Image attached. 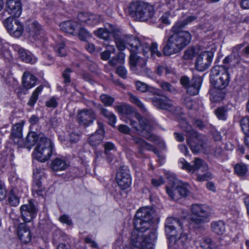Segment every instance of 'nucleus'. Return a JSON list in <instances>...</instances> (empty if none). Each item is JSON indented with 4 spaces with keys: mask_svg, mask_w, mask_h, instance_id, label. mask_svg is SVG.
Instances as JSON below:
<instances>
[{
    "mask_svg": "<svg viewBox=\"0 0 249 249\" xmlns=\"http://www.w3.org/2000/svg\"><path fill=\"white\" fill-rule=\"evenodd\" d=\"M114 108L118 113L126 116L124 121L129 124L138 134H141L144 131L149 133L156 124L153 118L142 117L140 113L134 111L133 108L129 105H117Z\"/></svg>",
    "mask_w": 249,
    "mask_h": 249,
    "instance_id": "f257e3e1",
    "label": "nucleus"
},
{
    "mask_svg": "<svg viewBox=\"0 0 249 249\" xmlns=\"http://www.w3.org/2000/svg\"><path fill=\"white\" fill-rule=\"evenodd\" d=\"M114 40L118 49L121 51L127 48L130 52L129 56L130 68L134 70L136 68L137 54L142 53L146 55L144 49V43H142L136 36L132 35L115 33Z\"/></svg>",
    "mask_w": 249,
    "mask_h": 249,
    "instance_id": "f03ea898",
    "label": "nucleus"
},
{
    "mask_svg": "<svg viewBox=\"0 0 249 249\" xmlns=\"http://www.w3.org/2000/svg\"><path fill=\"white\" fill-rule=\"evenodd\" d=\"M171 31L173 34L164 39V46L162 51L166 56L180 52L189 44L192 39V36L188 31H182L178 28L174 29V26Z\"/></svg>",
    "mask_w": 249,
    "mask_h": 249,
    "instance_id": "7ed1b4c3",
    "label": "nucleus"
},
{
    "mask_svg": "<svg viewBox=\"0 0 249 249\" xmlns=\"http://www.w3.org/2000/svg\"><path fill=\"white\" fill-rule=\"evenodd\" d=\"M192 163V164H191L184 159H182L179 161L178 164L182 169L186 170L189 173H196L197 175L196 180L198 182L205 181L212 178L213 175L209 171V166L204 160L196 157Z\"/></svg>",
    "mask_w": 249,
    "mask_h": 249,
    "instance_id": "20e7f679",
    "label": "nucleus"
},
{
    "mask_svg": "<svg viewBox=\"0 0 249 249\" xmlns=\"http://www.w3.org/2000/svg\"><path fill=\"white\" fill-rule=\"evenodd\" d=\"M157 239L154 230L136 229L132 231L130 242L132 247L139 249H154V243Z\"/></svg>",
    "mask_w": 249,
    "mask_h": 249,
    "instance_id": "39448f33",
    "label": "nucleus"
},
{
    "mask_svg": "<svg viewBox=\"0 0 249 249\" xmlns=\"http://www.w3.org/2000/svg\"><path fill=\"white\" fill-rule=\"evenodd\" d=\"M181 125L186 133L187 142L193 153H198L202 152L208 153L209 152L210 147L206 142L203 140L202 137L192 128L191 125L186 122L183 121Z\"/></svg>",
    "mask_w": 249,
    "mask_h": 249,
    "instance_id": "423d86ee",
    "label": "nucleus"
},
{
    "mask_svg": "<svg viewBox=\"0 0 249 249\" xmlns=\"http://www.w3.org/2000/svg\"><path fill=\"white\" fill-rule=\"evenodd\" d=\"M129 14L136 20L145 21L154 15V8L147 2L136 1L131 2L128 7Z\"/></svg>",
    "mask_w": 249,
    "mask_h": 249,
    "instance_id": "0eeeda50",
    "label": "nucleus"
},
{
    "mask_svg": "<svg viewBox=\"0 0 249 249\" xmlns=\"http://www.w3.org/2000/svg\"><path fill=\"white\" fill-rule=\"evenodd\" d=\"M191 224L195 228H200L204 224L210 221L212 214L211 208L207 205L195 203L191 207Z\"/></svg>",
    "mask_w": 249,
    "mask_h": 249,
    "instance_id": "6e6552de",
    "label": "nucleus"
},
{
    "mask_svg": "<svg viewBox=\"0 0 249 249\" xmlns=\"http://www.w3.org/2000/svg\"><path fill=\"white\" fill-rule=\"evenodd\" d=\"M230 75L228 69L224 66H215L211 70L210 81L215 89H224L229 85Z\"/></svg>",
    "mask_w": 249,
    "mask_h": 249,
    "instance_id": "1a4fd4ad",
    "label": "nucleus"
},
{
    "mask_svg": "<svg viewBox=\"0 0 249 249\" xmlns=\"http://www.w3.org/2000/svg\"><path fill=\"white\" fill-rule=\"evenodd\" d=\"M155 213V210L150 207H145L138 210L134 219L135 228L149 231L151 226V222L154 216Z\"/></svg>",
    "mask_w": 249,
    "mask_h": 249,
    "instance_id": "9d476101",
    "label": "nucleus"
},
{
    "mask_svg": "<svg viewBox=\"0 0 249 249\" xmlns=\"http://www.w3.org/2000/svg\"><path fill=\"white\" fill-rule=\"evenodd\" d=\"M53 150V145L51 140L40 137L34 153V157L37 160L44 162L50 158Z\"/></svg>",
    "mask_w": 249,
    "mask_h": 249,
    "instance_id": "9b49d317",
    "label": "nucleus"
},
{
    "mask_svg": "<svg viewBox=\"0 0 249 249\" xmlns=\"http://www.w3.org/2000/svg\"><path fill=\"white\" fill-rule=\"evenodd\" d=\"M182 223L178 218L171 217L166 219L165 223V231L171 243L175 244L178 239V232H181Z\"/></svg>",
    "mask_w": 249,
    "mask_h": 249,
    "instance_id": "f8f14e48",
    "label": "nucleus"
},
{
    "mask_svg": "<svg viewBox=\"0 0 249 249\" xmlns=\"http://www.w3.org/2000/svg\"><path fill=\"white\" fill-rule=\"evenodd\" d=\"M171 184V186L166 187V192L172 199L177 200L181 197L188 196L189 190L183 182L174 179Z\"/></svg>",
    "mask_w": 249,
    "mask_h": 249,
    "instance_id": "ddd939ff",
    "label": "nucleus"
},
{
    "mask_svg": "<svg viewBox=\"0 0 249 249\" xmlns=\"http://www.w3.org/2000/svg\"><path fill=\"white\" fill-rule=\"evenodd\" d=\"M213 53L211 51H205L200 53L196 57L195 67L199 71H204L208 69L213 60Z\"/></svg>",
    "mask_w": 249,
    "mask_h": 249,
    "instance_id": "4468645a",
    "label": "nucleus"
},
{
    "mask_svg": "<svg viewBox=\"0 0 249 249\" xmlns=\"http://www.w3.org/2000/svg\"><path fill=\"white\" fill-rule=\"evenodd\" d=\"M3 24L9 34L16 37H20L23 32V27L18 19L7 17L4 21Z\"/></svg>",
    "mask_w": 249,
    "mask_h": 249,
    "instance_id": "2eb2a0df",
    "label": "nucleus"
},
{
    "mask_svg": "<svg viewBox=\"0 0 249 249\" xmlns=\"http://www.w3.org/2000/svg\"><path fill=\"white\" fill-rule=\"evenodd\" d=\"M21 217L25 223L30 222L36 215L37 210L31 200L20 208Z\"/></svg>",
    "mask_w": 249,
    "mask_h": 249,
    "instance_id": "dca6fc26",
    "label": "nucleus"
},
{
    "mask_svg": "<svg viewBox=\"0 0 249 249\" xmlns=\"http://www.w3.org/2000/svg\"><path fill=\"white\" fill-rule=\"evenodd\" d=\"M116 180L122 189L124 190L129 187L131 184V178L126 167H122L119 169L116 175Z\"/></svg>",
    "mask_w": 249,
    "mask_h": 249,
    "instance_id": "f3484780",
    "label": "nucleus"
},
{
    "mask_svg": "<svg viewBox=\"0 0 249 249\" xmlns=\"http://www.w3.org/2000/svg\"><path fill=\"white\" fill-rule=\"evenodd\" d=\"M96 119V115L93 110L83 109L78 111L77 115V120L80 125L88 126L91 124Z\"/></svg>",
    "mask_w": 249,
    "mask_h": 249,
    "instance_id": "a211bd4d",
    "label": "nucleus"
},
{
    "mask_svg": "<svg viewBox=\"0 0 249 249\" xmlns=\"http://www.w3.org/2000/svg\"><path fill=\"white\" fill-rule=\"evenodd\" d=\"M5 12L11 17H19L22 13V5L20 0H6Z\"/></svg>",
    "mask_w": 249,
    "mask_h": 249,
    "instance_id": "6ab92c4d",
    "label": "nucleus"
},
{
    "mask_svg": "<svg viewBox=\"0 0 249 249\" xmlns=\"http://www.w3.org/2000/svg\"><path fill=\"white\" fill-rule=\"evenodd\" d=\"M17 234L18 238L24 244L29 243L32 239L30 228L25 223H20L17 228Z\"/></svg>",
    "mask_w": 249,
    "mask_h": 249,
    "instance_id": "aec40b11",
    "label": "nucleus"
},
{
    "mask_svg": "<svg viewBox=\"0 0 249 249\" xmlns=\"http://www.w3.org/2000/svg\"><path fill=\"white\" fill-rule=\"evenodd\" d=\"M153 105L157 108L168 110L172 106V101L166 96L163 95H157L151 98Z\"/></svg>",
    "mask_w": 249,
    "mask_h": 249,
    "instance_id": "412c9836",
    "label": "nucleus"
},
{
    "mask_svg": "<svg viewBox=\"0 0 249 249\" xmlns=\"http://www.w3.org/2000/svg\"><path fill=\"white\" fill-rule=\"evenodd\" d=\"M77 18L80 22L91 26L99 23L101 19L100 16L88 13H79L77 15Z\"/></svg>",
    "mask_w": 249,
    "mask_h": 249,
    "instance_id": "4be33fe9",
    "label": "nucleus"
},
{
    "mask_svg": "<svg viewBox=\"0 0 249 249\" xmlns=\"http://www.w3.org/2000/svg\"><path fill=\"white\" fill-rule=\"evenodd\" d=\"M98 129L96 132L92 134L89 138V142L92 146H96L99 145L103 140L104 130L103 124L101 122H98Z\"/></svg>",
    "mask_w": 249,
    "mask_h": 249,
    "instance_id": "5701e85b",
    "label": "nucleus"
},
{
    "mask_svg": "<svg viewBox=\"0 0 249 249\" xmlns=\"http://www.w3.org/2000/svg\"><path fill=\"white\" fill-rule=\"evenodd\" d=\"M115 33H121L119 31H117L116 29L112 25H109L108 28H101L94 31V34L100 38L104 40L108 39L111 34L114 37Z\"/></svg>",
    "mask_w": 249,
    "mask_h": 249,
    "instance_id": "b1692460",
    "label": "nucleus"
},
{
    "mask_svg": "<svg viewBox=\"0 0 249 249\" xmlns=\"http://www.w3.org/2000/svg\"><path fill=\"white\" fill-rule=\"evenodd\" d=\"M40 137L44 136L43 134H38L35 132H30L26 138L25 142L23 143L22 141L21 142H19V144L22 145L21 147H25L28 149H30L36 143H38L40 140Z\"/></svg>",
    "mask_w": 249,
    "mask_h": 249,
    "instance_id": "393cba45",
    "label": "nucleus"
},
{
    "mask_svg": "<svg viewBox=\"0 0 249 249\" xmlns=\"http://www.w3.org/2000/svg\"><path fill=\"white\" fill-rule=\"evenodd\" d=\"M202 83L200 77H194L191 80L190 84L186 88L187 92L190 95H197L199 91Z\"/></svg>",
    "mask_w": 249,
    "mask_h": 249,
    "instance_id": "a878e982",
    "label": "nucleus"
},
{
    "mask_svg": "<svg viewBox=\"0 0 249 249\" xmlns=\"http://www.w3.org/2000/svg\"><path fill=\"white\" fill-rule=\"evenodd\" d=\"M132 140L135 143L137 144L139 146V152L141 154L142 153L143 149H146L153 151L155 154H156L158 157H160L158 150L153 146L146 142L141 138L133 137Z\"/></svg>",
    "mask_w": 249,
    "mask_h": 249,
    "instance_id": "bb28decb",
    "label": "nucleus"
},
{
    "mask_svg": "<svg viewBox=\"0 0 249 249\" xmlns=\"http://www.w3.org/2000/svg\"><path fill=\"white\" fill-rule=\"evenodd\" d=\"M22 129L23 124L22 123H18L15 124L13 127L11 133V139L15 143L17 144L19 147H22V145L19 144V142H22Z\"/></svg>",
    "mask_w": 249,
    "mask_h": 249,
    "instance_id": "cd10ccee",
    "label": "nucleus"
},
{
    "mask_svg": "<svg viewBox=\"0 0 249 249\" xmlns=\"http://www.w3.org/2000/svg\"><path fill=\"white\" fill-rule=\"evenodd\" d=\"M14 49L18 52L19 57L22 61L26 63H30L31 64H34L36 62V58L33 57L30 52L26 51L18 46H16Z\"/></svg>",
    "mask_w": 249,
    "mask_h": 249,
    "instance_id": "c85d7f7f",
    "label": "nucleus"
},
{
    "mask_svg": "<svg viewBox=\"0 0 249 249\" xmlns=\"http://www.w3.org/2000/svg\"><path fill=\"white\" fill-rule=\"evenodd\" d=\"M46 191L42 185L41 182L38 178H35L32 187V194L34 197H42L45 196Z\"/></svg>",
    "mask_w": 249,
    "mask_h": 249,
    "instance_id": "c756f323",
    "label": "nucleus"
},
{
    "mask_svg": "<svg viewBox=\"0 0 249 249\" xmlns=\"http://www.w3.org/2000/svg\"><path fill=\"white\" fill-rule=\"evenodd\" d=\"M69 165L66 161L59 158H56L53 160L50 165L51 169L54 171L65 170Z\"/></svg>",
    "mask_w": 249,
    "mask_h": 249,
    "instance_id": "7c9ffc66",
    "label": "nucleus"
},
{
    "mask_svg": "<svg viewBox=\"0 0 249 249\" xmlns=\"http://www.w3.org/2000/svg\"><path fill=\"white\" fill-rule=\"evenodd\" d=\"M144 49L147 52L145 57H148L149 52L150 53L151 56L155 58V56L160 57L162 53L158 49V44L156 42H153L149 46L147 43H144Z\"/></svg>",
    "mask_w": 249,
    "mask_h": 249,
    "instance_id": "2f4dec72",
    "label": "nucleus"
},
{
    "mask_svg": "<svg viewBox=\"0 0 249 249\" xmlns=\"http://www.w3.org/2000/svg\"><path fill=\"white\" fill-rule=\"evenodd\" d=\"M36 83V78L29 73L24 74L22 77L23 86L26 89H31L35 86Z\"/></svg>",
    "mask_w": 249,
    "mask_h": 249,
    "instance_id": "473e14b6",
    "label": "nucleus"
},
{
    "mask_svg": "<svg viewBox=\"0 0 249 249\" xmlns=\"http://www.w3.org/2000/svg\"><path fill=\"white\" fill-rule=\"evenodd\" d=\"M210 94V99L211 101L215 102H219L222 100L225 97V92L220 89H211L209 91Z\"/></svg>",
    "mask_w": 249,
    "mask_h": 249,
    "instance_id": "72a5a7b5",
    "label": "nucleus"
},
{
    "mask_svg": "<svg viewBox=\"0 0 249 249\" xmlns=\"http://www.w3.org/2000/svg\"><path fill=\"white\" fill-rule=\"evenodd\" d=\"M40 29L39 23L37 21H33L28 23L26 30L30 36L35 37L39 35Z\"/></svg>",
    "mask_w": 249,
    "mask_h": 249,
    "instance_id": "f704fd0d",
    "label": "nucleus"
},
{
    "mask_svg": "<svg viewBox=\"0 0 249 249\" xmlns=\"http://www.w3.org/2000/svg\"><path fill=\"white\" fill-rule=\"evenodd\" d=\"M77 25V24L76 22L66 21L61 23L59 26L60 29L63 31L71 34L73 33Z\"/></svg>",
    "mask_w": 249,
    "mask_h": 249,
    "instance_id": "c9c22d12",
    "label": "nucleus"
},
{
    "mask_svg": "<svg viewBox=\"0 0 249 249\" xmlns=\"http://www.w3.org/2000/svg\"><path fill=\"white\" fill-rule=\"evenodd\" d=\"M58 39L56 41L55 46L54 48L55 52L61 57L66 55V51L65 49V43L61 36H58Z\"/></svg>",
    "mask_w": 249,
    "mask_h": 249,
    "instance_id": "e433bc0d",
    "label": "nucleus"
},
{
    "mask_svg": "<svg viewBox=\"0 0 249 249\" xmlns=\"http://www.w3.org/2000/svg\"><path fill=\"white\" fill-rule=\"evenodd\" d=\"M212 231L218 235H221L225 231V226L222 221H213L211 223Z\"/></svg>",
    "mask_w": 249,
    "mask_h": 249,
    "instance_id": "4c0bfd02",
    "label": "nucleus"
},
{
    "mask_svg": "<svg viewBox=\"0 0 249 249\" xmlns=\"http://www.w3.org/2000/svg\"><path fill=\"white\" fill-rule=\"evenodd\" d=\"M128 95L130 101L139 107L142 112H146L147 111V109L144 105L137 96L134 95L131 92H128Z\"/></svg>",
    "mask_w": 249,
    "mask_h": 249,
    "instance_id": "58836bf2",
    "label": "nucleus"
},
{
    "mask_svg": "<svg viewBox=\"0 0 249 249\" xmlns=\"http://www.w3.org/2000/svg\"><path fill=\"white\" fill-rule=\"evenodd\" d=\"M196 19V17L194 16H190L186 18L183 20H179L177 21L174 25V29H176L177 28L180 30L184 27L186 25L189 23L192 22Z\"/></svg>",
    "mask_w": 249,
    "mask_h": 249,
    "instance_id": "ea45409f",
    "label": "nucleus"
},
{
    "mask_svg": "<svg viewBox=\"0 0 249 249\" xmlns=\"http://www.w3.org/2000/svg\"><path fill=\"white\" fill-rule=\"evenodd\" d=\"M43 89V87L42 86H38L32 94L29 100L27 103L29 106H34L38 99V95Z\"/></svg>",
    "mask_w": 249,
    "mask_h": 249,
    "instance_id": "a19ab883",
    "label": "nucleus"
},
{
    "mask_svg": "<svg viewBox=\"0 0 249 249\" xmlns=\"http://www.w3.org/2000/svg\"><path fill=\"white\" fill-rule=\"evenodd\" d=\"M105 148V153L107 156L108 161L111 162L114 158V156L111 154L110 151L116 150L114 144L111 142H107L104 145Z\"/></svg>",
    "mask_w": 249,
    "mask_h": 249,
    "instance_id": "79ce46f5",
    "label": "nucleus"
},
{
    "mask_svg": "<svg viewBox=\"0 0 249 249\" xmlns=\"http://www.w3.org/2000/svg\"><path fill=\"white\" fill-rule=\"evenodd\" d=\"M146 61L145 59H140L137 56L136 65L135 70H133L131 68V71L138 74L142 73V71L146 68Z\"/></svg>",
    "mask_w": 249,
    "mask_h": 249,
    "instance_id": "37998d69",
    "label": "nucleus"
},
{
    "mask_svg": "<svg viewBox=\"0 0 249 249\" xmlns=\"http://www.w3.org/2000/svg\"><path fill=\"white\" fill-rule=\"evenodd\" d=\"M200 246L203 249H214L215 248L214 243L209 237L203 238L200 242Z\"/></svg>",
    "mask_w": 249,
    "mask_h": 249,
    "instance_id": "c03bdc74",
    "label": "nucleus"
},
{
    "mask_svg": "<svg viewBox=\"0 0 249 249\" xmlns=\"http://www.w3.org/2000/svg\"><path fill=\"white\" fill-rule=\"evenodd\" d=\"M234 171L239 176H243L248 172V167L243 163L237 164L235 165Z\"/></svg>",
    "mask_w": 249,
    "mask_h": 249,
    "instance_id": "a18cd8bd",
    "label": "nucleus"
},
{
    "mask_svg": "<svg viewBox=\"0 0 249 249\" xmlns=\"http://www.w3.org/2000/svg\"><path fill=\"white\" fill-rule=\"evenodd\" d=\"M240 125L246 136L249 135V117L243 118L240 121Z\"/></svg>",
    "mask_w": 249,
    "mask_h": 249,
    "instance_id": "49530a36",
    "label": "nucleus"
},
{
    "mask_svg": "<svg viewBox=\"0 0 249 249\" xmlns=\"http://www.w3.org/2000/svg\"><path fill=\"white\" fill-rule=\"evenodd\" d=\"M244 46L243 43L236 45L235 46L232 48L231 55L237 60V63L240 62V50Z\"/></svg>",
    "mask_w": 249,
    "mask_h": 249,
    "instance_id": "de8ad7c7",
    "label": "nucleus"
},
{
    "mask_svg": "<svg viewBox=\"0 0 249 249\" xmlns=\"http://www.w3.org/2000/svg\"><path fill=\"white\" fill-rule=\"evenodd\" d=\"M8 201L9 204L14 207L18 206L19 203V198L15 195L13 190L10 192Z\"/></svg>",
    "mask_w": 249,
    "mask_h": 249,
    "instance_id": "09e8293b",
    "label": "nucleus"
},
{
    "mask_svg": "<svg viewBox=\"0 0 249 249\" xmlns=\"http://www.w3.org/2000/svg\"><path fill=\"white\" fill-rule=\"evenodd\" d=\"M135 85L136 89L140 92H145L148 90V85L140 81H136L135 82Z\"/></svg>",
    "mask_w": 249,
    "mask_h": 249,
    "instance_id": "8fccbe9b",
    "label": "nucleus"
},
{
    "mask_svg": "<svg viewBox=\"0 0 249 249\" xmlns=\"http://www.w3.org/2000/svg\"><path fill=\"white\" fill-rule=\"evenodd\" d=\"M100 98L103 103L106 106H111L114 101L113 98L107 94L101 95Z\"/></svg>",
    "mask_w": 249,
    "mask_h": 249,
    "instance_id": "3c124183",
    "label": "nucleus"
},
{
    "mask_svg": "<svg viewBox=\"0 0 249 249\" xmlns=\"http://www.w3.org/2000/svg\"><path fill=\"white\" fill-rule=\"evenodd\" d=\"M215 115L217 117L222 120H225L227 118L226 110L224 107H219L215 111Z\"/></svg>",
    "mask_w": 249,
    "mask_h": 249,
    "instance_id": "603ef678",
    "label": "nucleus"
},
{
    "mask_svg": "<svg viewBox=\"0 0 249 249\" xmlns=\"http://www.w3.org/2000/svg\"><path fill=\"white\" fill-rule=\"evenodd\" d=\"M90 33L84 28L80 29L78 33V37L81 40L86 41L88 38L90 37Z\"/></svg>",
    "mask_w": 249,
    "mask_h": 249,
    "instance_id": "864d4df0",
    "label": "nucleus"
},
{
    "mask_svg": "<svg viewBox=\"0 0 249 249\" xmlns=\"http://www.w3.org/2000/svg\"><path fill=\"white\" fill-rule=\"evenodd\" d=\"M160 87L163 90L170 92H174L176 91L175 88L170 83L166 82H161Z\"/></svg>",
    "mask_w": 249,
    "mask_h": 249,
    "instance_id": "5fc2aeb1",
    "label": "nucleus"
},
{
    "mask_svg": "<svg viewBox=\"0 0 249 249\" xmlns=\"http://www.w3.org/2000/svg\"><path fill=\"white\" fill-rule=\"evenodd\" d=\"M117 73L123 79H126L127 77V71L124 67L123 66H119L117 69Z\"/></svg>",
    "mask_w": 249,
    "mask_h": 249,
    "instance_id": "6e6d98bb",
    "label": "nucleus"
},
{
    "mask_svg": "<svg viewBox=\"0 0 249 249\" xmlns=\"http://www.w3.org/2000/svg\"><path fill=\"white\" fill-rule=\"evenodd\" d=\"M72 72V71L70 68H67L64 71L62 74L63 77L64 78V82L65 84L70 83L71 82L70 73Z\"/></svg>",
    "mask_w": 249,
    "mask_h": 249,
    "instance_id": "4d7b16f0",
    "label": "nucleus"
},
{
    "mask_svg": "<svg viewBox=\"0 0 249 249\" xmlns=\"http://www.w3.org/2000/svg\"><path fill=\"white\" fill-rule=\"evenodd\" d=\"M6 190L4 183L0 181V200L4 199L6 196Z\"/></svg>",
    "mask_w": 249,
    "mask_h": 249,
    "instance_id": "13d9d810",
    "label": "nucleus"
},
{
    "mask_svg": "<svg viewBox=\"0 0 249 249\" xmlns=\"http://www.w3.org/2000/svg\"><path fill=\"white\" fill-rule=\"evenodd\" d=\"M178 239L176 241L178 242V240H180V241L184 243L185 241L188 239V235L186 233L183 232V228H182L181 232H178Z\"/></svg>",
    "mask_w": 249,
    "mask_h": 249,
    "instance_id": "bf43d9fd",
    "label": "nucleus"
},
{
    "mask_svg": "<svg viewBox=\"0 0 249 249\" xmlns=\"http://www.w3.org/2000/svg\"><path fill=\"white\" fill-rule=\"evenodd\" d=\"M59 220L61 222L63 223H65L69 226H70L72 224V222L71 220L70 219L68 215L66 214H63L59 217Z\"/></svg>",
    "mask_w": 249,
    "mask_h": 249,
    "instance_id": "052dcab7",
    "label": "nucleus"
},
{
    "mask_svg": "<svg viewBox=\"0 0 249 249\" xmlns=\"http://www.w3.org/2000/svg\"><path fill=\"white\" fill-rule=\"evenodd\" d=\"M183 103L188 109H191L193 107V102L190 97H184Z\"/></svg>",
    "mask_w": 249,
    "mask_h": 249,
    "instance_id": "680f3d73",
    "label": "nucleus"
},
{
    "mask_svg": "<svg viewBox=\"0 0 249 249\" xmlns=\"http://www.w3.org/2000/svg\"><path fill=\"white\" fill-rule=\"evenodd\" d=\"M7 44L6 42H4L3 40L0 38V54L2 55L4 52L9 53L7 48Z\"/></svg>",
    "mask_w": 249,
    "mask_h": 249,
    "instance_id": "e2e57ef3",
    "label": "nucleus"
},
{
    "mask_svg": "<svg viewBox=\"0 0 249 249\" xmlns=\"http://www.w3.org/2000/svg\"><path fill=\"white\" fill-rule=\"evenodd\" d=\"M164 183V181L161 177L158 178H153L152 180V184L155 187H158Z\"/></svg>",
    "mask_w": 249,
    "mask_h": 249,
    "instance_id": "0e129e2a",
    "label": "nucleus"
},
{
    "mask_svg": "<svg viewBox=\"0 0 249 249\" xmlns=\"http://www.w3.org/2000/svg\"><path fill=\"white\" fill-rule=\"evenodd\" d=\"M57 103L54 97L51 98L49 101L46 103V105L49 107H55L57 106Z\"/></svg>",
    "mask_w": 249,
    "mask_h": 249,
    "instance_id": "69168bd1",
    "label": "nucleus"
},
{
    "mask_svg": "<svg viewBox=\"0 0 249 249\" xmlns=\"http://www.w3.org/2000/svg\"><path fill=\"white\" fill-rule=\"evenodd\" d=\"M118 130L120 132L126 134H128L130 132V128L124 124L120 125L118 127Z\"/></svg>",
    "mask_w": 249,
    "mask_h": 249,
    "instance_id": "338daca9",
    "label": "nucleus"
},
{
    "mask_svg": "<svg viewBox=\"0 0 249 249\" xmlns=\"http://www.w3.org/2000/svg\"><path fill=\"white\" fill-rule=\"evenodd\" d=\"M56 249H71L68 243H61L57 245Z\"/></svg>",
    "mask_w": 249,
    "mask_h": 249,
    "instance_id": "774afa93",
    "label": "nucleus"
}]
</instances>
